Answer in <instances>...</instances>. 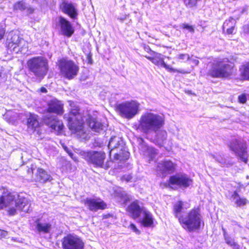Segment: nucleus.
<instances>
[{
    "mask_svg": "<svg viewBox=\"0 0 249 249\" xmlns=\"http://www.w3.org/2000/svg\"><path fill=\"white\" fill-rule=\"evenodd\" d=\"M34 180L36 182L45 183L51 180V176L43 169L38 168L37 170Z\"/></svg>",
    "mask_w": 249,
    "mask_h": 249,
    "instance_id": "nucleus-27",
    "label": "nucleus"
},
{
    "mask_svg": "<svg viewBox=\"0 0 249 249\" xmlns=\"http://www.w3.org/2000/svg\"><path fill=\"white\" fill-rule=\"evenodd\" d=\"M193 62L196 65H197L199 63V61L196 59H192Z\"/></svg>",
    "mask_w": 249,
    "mask_h": 249,
    "instance_id": "nucleus-50",
    "label": "nucleus"
},
{
    "mask_svg": "<svg viewBox=\"0 0 249 249\" xmlns=\"http://www.w3.org/2000/svg\"><path fill=\"white\" fill-rule=\"evenodd\" d=\"M143 217L141 220V224L145 227H151L153 224L152 214L146 210H143L142 213Z\"/></svg>",
    "mask_w": 249,
    "mask_h": 249,
    "instance_id": "nucleus-29",
    "label": "nucleus"
},
{
    "mask_svg": "<svg viewBox=\"0 0 249 249\" xmlns=\"http://www.w3.org/2000/svg\"><path fill=\"white\" fill-rule=\"evenodd\" d=\"M193 179L185 174H177L170 177L169 184L171 186H176L180 188H186L192 185Z\"/></svg>",
    "mask_w": 249,
    "mask_h": 249,
    "instance_id": "nucleus-12",
    "label": "nucleus"
},
{
    "mask_svg": "<svg viewBox=\"0 0 249 249\" xmlns=\"http://www.w3.org/2000/svg\"><path fill=\"white\" fill-rule=\"evenodd\" d=\"M64 149L66 151H67L68 152V153L69 154V156L75 161H77L78 160L77 159L73 156V154L68 151V148L66 147H64Z\"/></svg>",
    "mask_w": 249,
    "mask_h": 249,
    "instance_id": "nucleus-43",
    "label": "nucleus"
},
{
    "mask_svg": "<svg viewBox=\"0 0 249 249\" xmlns=\"http://www.w3.org/2000/svg\"><path fill=\"white\" fill-rule=\"evenodd\" d=\"M164 124V118L163 115L147 112L141 115L139 124L134 126L137 130L149 134L160 129Z\"/></svg>",
    "mask_w": 249,
    "mask_h": 249,
    "instance_id": "nucleus-2",
    "label": "nucleus"
},
{
    "mask_svg": "<svg viewBox=\"0 0 249 249\" xmlns=\"http://www.w3.org/2000/svg\"><path fill=\"white\" fill-rule=\"evenodd\" d=\"M60 8L63 13L72 18H74L77 15L75 5L73 3L64 1L60 4Z\"/></svg>",
    "mask_w": 249,
    "mask_h": 249,
    "instance_id": "nucleus-21",
    "label": "nucleus"
},
{
    "mask_svg": "<svg viewBox=\"0 0 249 249\" xmlns=\"http://www.w3.org/2000/svg\"><path fill=\"white\" fill-rule=\"evenodd\" d=\"M129 156V153L128 152H125V157L127 158Z\"/></svg>",
    "mask_w": 249,
    "mask_h": 249,
    "instance_id": "nucleus-53",
    "label": "nucleus"
},
{
    "mask_svg": "<svg viewBox=\"0 0 249 249\" xmlns=\"http://www.w3.org/2000/svg\"><path fill=\"white\" fill-rule=\"evenodd\" d=\"M40 91L42 93H46L47 92V90L46 89V88H44V87H42L41 89H40Z\"/></svg>",
    "mask_w": 249,
    "mask_h": 249,
    "instance_id": "nucleus-49",
    "label": "nucleus"
},
{
    "mask_svg": "<svg viewBox=\"0 0 249 249\" xmlns=\"http://www.w3.org/2000/svg\"><path fill=\"white\" fill-rule=\"evenodd\" d=\"M59 22L61 35L67 37H71L74 33V29L71 23L65 18L60 17Z\"/></svg>",
    "mask_w": 249,
    "mask_h": 249,
    "instance_id": "nucleus-18",
    "label": "nucleus"
},
{
    "mask_svg": "<svg viewBox=\"0 0 249 249\" xmlns=\"http://www.w3.org/2000/svg\"><path fill=\"white\" fill-rule=\"evenodd\" d=\"M27 7L26 4L23 1H20L16 3L14 6V10L22 11Z\"/></svg>",
    "mask_w": 249,
    "mask_h": 249,
    "instance_id": "nucleus-35",
    "label": "nucleus"
},
{
    "mask_svg": "<svg viewBox=\"0 0 249 249\" xmlns=\"http://www.w3.org/2000/svg\"><path fill=\"white\" fill-rule=\"evenodd\" d=\"M129 228L131 229L134 232L139 234L140 233V231L139 230L137 229L136 226L133 224H131L129 226Z\"/></svg>",
    "mask_w": 249,
    "mask_h": 249,
    "instance_id": "nucleus-41",
    "label": "nucleus"
},
{
    "mask_svg": "<svg viewBox=\"0 0 249 249\" xmlns=\"http://www.w3.org/2000/svg\"><path fill=\"white\" fill-rule=\"evenodd\" d=\"M240 70L244 79L249 80V63L243 65Z\"/></svg>",
    "mask_w": 249,
    "mask_h": 249,
    "instance_id": "nucleus-33",
    "label": "nucleus"
},
{
    "mask_svg": "<svg viewBox=\"0 0 249 249\" xmlns=\"http://www.w3.org/2000/svg\"><path fill=\"white\" fill-rule=\"evenodd\" d=\"M238 101L241 103H245L247 101L246 96L245 94H242L238 96Z\"/></svg>",
    "mask_w": 249,
    "mask_h": 249,
    "instance_id": "nucleus-39",
    "label": "nucleus"
},
{
    "mask_svg": "<svg viewBox=\"0 0 249 249\" xmlns=\"http://www.w3.org/2000/svg\"><path fill=\"white\" fill-rule=\"evenodd\" d=\"M116 109L121 116L129 120L139 113L140 104L134 100L126 101L117 105Z\"/></svg>",
    "mask_w": 249,
    "mask_h": 249,
    "instance_id": "nucleus-7",
    "label": "nucleus"
},
{
    "mask_svg": "<svg viewBox=\"0 0 249 249\" xmlns=\"http://www.w3.org/2000/svg\"><path fill=\"white\" fill-rule=\"evenodd\" d=\"M227 58L219 59L214 61L209 74L215 77H226L231 73L232 66L228 63Z\"/></svg>",
    "mask_w": 249,
    "mask_h": 249,
    "instance_id": "nucleus-6",
    "label": "nucleus"
},
{
    "mask_svg": "<svg viewBox=\"0 0 249 249\" xmlns=\"http://www.w3.org/2000/svg\"><path fill=\"white\" fill-rule=\"evenodd\" d=\"M31 201L18 196L16 198L7 189H0V209H5L9 215H14L18 212L29 213L32 211Z\"/></svg>",
    "mask_w": 249,
    "mask_h": 249,
    "instance_id": "nucleus-1",
    "label": "nucleus"
},
{
    "mask_svg": "<svg viewBox=\"0 0 249 249\" xmlns=\"http://www.w3.org/2000/svg\"><path fill=\"white\" fill-rule=\"evenodd\" d=\"M132 179V176L130 175H125L122 178V180H125L128 182Z\"/></svg>",
    "mask_w": 249,
    "mask_h": 249,
    "instance_id": "nucleus-42",
    "label": "nucleus"
},
{
    "mask_svg": "<svg viewBox=\"0 0 249 249\" xmlns=\"http://www.w3.org/2000/svg\"><path fill=\"white\" fill-rule=\"evenodd\" d=\"M44 123L57 134H60L63 130L64 127L63 123L59 120L56 116L51 114L46 115L44 117Z\"/></svg>",
    "mask_w": 249,
    "mask_h": 249,
    "instance_id": "nucleus-15",
    "label": "nucleus"
},
{
    "mask_svg": "<svg viewBox=\"0 0 249 249\" xmlns=\"http://www.w3.org/2000/svg\"><path fill=\"white\" fill-rule=\"evenodd\" d=\"M144 210L145 209L140 206L138 201H135L131 203L127 209V212L133 218L139 217L141 213H142L143 210Z\"/></svg>",
    "mask_w": 249,
    "mask_h": 249,
    "instance_id": "nucleus-25",
    "label": "nucleus"
},
{
    "mask_svg": "<svg viewBox=\"0 0 249 249\" xmlns=\"http://www.w3.org/2000/svg\"><path fill=\"white\" fill-rule=\"evenodd\" d=\"M10 39H8L7 47L11 51L16 53L20 52L25 54L28 51V43L18 35L11 32L9 35Z\"/></svg>",
    "mask_w": 249,
    "mask_h": 249,
    "instance_id": "nucleus-9",
    "label": "nucleus"
},
{
    "mask_svg": "<svg viewBox=\"0 0 249 249\" xmlns=\"http://www.w3.org/2000/svg\"><path fill=\"white\" fill-rule=\"evenodd\" d=\"M79 154L88 162L99 167L103 165L106 156L105 153L102 151H81Z\"/></svg>",
    "mask_w": 249,
    "mask_h": 249,
    "instance_id": "nucleus-10",
    "label": "nucleus"
},
{
    "mask_svg": "<svg viewBox=\"0 0 249 249\" xmlns=\"http://www.w3.org/2000/svg\"><path fill=\"white\" fill-rule=\"evenodd\" d=\"M5 34V31L3 28H0V40L1 39Z\"/></svg>",
    "mask_w": 249,
    "mask_h": 249,
    "instance_id": "nucleus-47",
    "label": "nucleus"
},
{
    "mask_svg": "<svg viewBox=\"0 0 249 249\" xmlns=\"http://www.w3.org/2000/svg\"><path fill=\"white\" fill-rule=\"evenodd\" d=\"M123 140L121 138L116 136L112 137L108 145V149H110V155L116 148H120L122 150L123 147Z\"/></svg>",
    "mask_w": 249,
    "mask_h": 249,
    "instance_id": "nucleus-26",
    "label": "nucleus"
},
{
    "mask_svg": "<svg viewBox=\"0 0 249 249\" xmlns=\"http://www.w3.org/2000/svg\"><path fill=\"white\" fill-rule=\"evenodd\" d=\"M179 222L184 230L192 232L200 229L203 222L202 216L199 209L194 208L179 217Z\"/></svg>",
    "mask_w": 249,
    "mask_h": 249,
    "instance_id": "nucleus-3",
    "label": "nucleus"
},
{
    "mask_svg": "<svg viewBox=\"0 0 249 249\" xmlns=\"http://www.w3.org/2000/svg\"><path fill=\"white\" fill-rule=\"evenodd\" d=\"M114 158L116 160H121V153H115Z\"/></svg>",
    "mask_w": 249,
    "mask_h": 249,
    "instance_id": "nucleus-48",
    "label": "nucleus"
},
{
    "mask_svg": "<svg viewBox=\"0 0 249 249\" xmlns=\"http://www.w3.org/2000/svg\"><path fill=\"white\" fill-rule=\"evenodd\" d=\"M116 196H118L120 197V201L124 200V199L123 198L124 197V193L122 192H116Z\"/></svg>",
    "mask_w": 249,
    "mask_h": 249,
    "instance_id": "nucleus-46",
    "label": "nucleus"
},
{
    "mask_svg": "<svg viewBox=\"0 0 249 249\" xmlns=\"http://www.w3.org/2000/svg\"><path fill=\"white\" fill-rule=\"evenodd\" d=\"M86 123L90 127L92 130L96 132H99L106 127V125L102 124L100 122L97 121L96 119L88 116L86 118Z\"/></svg>",
    "mask_w": 249,
    "mask_h": 249,
    "instance_id": "nucleus-24",
    "label": "nucleus"
},
{
    "mask_svg": "<svg viewBox=\"0 0 249 249\" xmlns=\"http://www.w3.org/2000/svg\"><path fill=\"white\" fill-rule=\"evenodd\" d=\"M29 70L38 79H42L48 70L47 60L42 56L34 57L27 62Z\"/></svg>",
    "mask_w": 249,
    "mask_h": 249,
    "instance_id": "nucleus-5",
    "label": "nucleus"
},
{
    "mask_svg": "<svg viewBox=\"0 0 249 249\" xmlns=\"http://www.w3.org/2000/svg\"><path fill=\"white\" fill-rule=\"evenodd\" d=\"M224 231V236L226 242L230 246H233L234 245V242L233 240L229 237L227 234H226L224 230L223 229Z\"/></svg>",
    "mask_w": 249,
    "mask_h": 249,
    "instance_id": "nucleus-37",
    "label": "nucleus"
},
{
    "mask_svg": "<svg viewBox=\"0 0 249 249\" xmlns=\"http://www.w3.org/2000/svg\"><path fill=\"white\" fill-rule=\"evenodd\" d=\"M145 50L146 52H147L148 53H149L150 55H151V52H150V50H151L149 47H145Z\"/></svg>",
    "mask_w": 249,
    "mask_h": 249,
    "instance_id": "nucleus-51",
    "label": "nucleus"
},
{
    "mask_svg": "<svg viewBox=\"0 0 249 249\" xmlns=\"http://www.w3.org/2000/svg\"><path fill=\"white\" fill-rule=\"evenodd\" d=\"M17 118V114L16 113H15L13 114V117H12L11 118L9 119L8 121L9 123H14L16 121Z\"/></svg>",
    "mask_w": 249,
    "mask_h": 249,
    "instance_id": "nucleus-45",
    "label": "nucleus"
},
{
    "mask_svg": "<svg viewBox=\"0 0 249 249\" xmlns=\"http://www.w3.org/2000/svg\"><path fill=\"white\" fill-rule=\"evenodd\" d=\"M231 149L244 162L247 161V146L242 139L234 140L231 143Z\"/></svg>",
    "mask_w": 249,
    "mask_h": 249,
    "instance_id": "nucleus-14",
    "label": "nucleus"
},
{
    "mask_svg": "<svg viewBox=\"0 0 249 249\" xmlns=\"http://www.w3.org/2000/svg\"><path fill=\"white\" fill-rule=\"evenodd\" d=\"M236 20L233 18L230 17L224 22L222 28L224 32L228 35L232 34L235 30Z\"/></svg>",
    "mask_w": 249,
    "mask_h": 249,
    "instance_id": "nucleus-28",
    "label": "nucleus"
},
{
    "mask_svg": "<svg viewBox=\"0 0 249 249\" xmlns=\"http://www.w3.org/2000/svg\"><path fill=\"white\" fill-rule=\"evenodd\" d=\"M231 199L238 207L244 206L248 202V200L246 198L240 197L236 191L233 192L231 196Z\"/></svg>",
    "mask_w": 249,
    "mask_h": 249,
    "instance_id": "nucleus-31",
    "label": "nucleus"
},
{
    "mask_svg": "<svg viewBox=\"0 0 249 249\" xmlns=\"http://www.w3.org/2000/svg\"><path fill=\"white\" fill-rule=\"evenodd\" d=\"M37 116L34 114H30L29 117L27 121V126L28 128L34 130L39 125L37 120Z\"/></svg>",
    "mask_w": 249,
    "mask_h": 249,
    "instance_id": "nucleus-32",
    "label": "nucleus"
},
{
    "mask_svg": "<svg viewBox=\"0 0 249 249\" xmlns=\"http://www.w3.org/2000/svg\"><path fill=\"white\" fill-rule=\"evenodd\" d=\"M84 246L82 240L76 235L68 234L63 239V249H83Z\"/></svg>",
    "mask_w": 249,
    "mask_h": 249,
    "instance_id": "nucleus-13",
    "label": "nucleus"
},
{
    "mask_svg": "<svg viewBox=\"0 0 249 249\" xmlns=\"http://www.w3.org/2000/svg\"><path fill=\"white\" fill-rule=\"evenodd\" d=\"M177 58L182 61H186L191 59L189 55L187 53H180L178 54Z\"/></svg>",
    "mask_w": 249,
    "mask_h": 249,
    "instance_id": "nucleus-36",
    "label": "nucleus"
},
{
    "mask_svg": "<svg viewBox=\"0 0 249 249\" xmlns=\"http://www.w3.org/2000/svg\"><path fill=\"white\" fill-rule=\"evenodd\" d=\"M70 105L71 110L69 113L64 115V119L67 120L69 128L72 132L80 136L84 133L83 124L85 117L83 118L79 112L78 107L72 106L71 104Z\"/></svg>",
    "mask_w": 249,
    "mask_h": 249,
    "instance_id": "nucleus-4",
    "label": "nucleus"
},
{
    "mask_svg": "<svg viewBox=\"0 0 249 249\" xmlns=\"http://www.w3.org/2000/svg\"><path fill=\"white\" fill-rule=\"evenodd\" d=\"M139 148L141 153L149 161L153 160L158 154L157 150L154 148L148 146L144 142L141 144Z\"/></svg>",
    "mask_w": 249,
    "mask_h": 249,
    "instance_id": "nucleus-19",
    "label": "nucleus"
},
{
    "mask_svg": "<svg viewBox=\"0 0 249 249\" xmlns=\"http://www.w3.org/2000/svg\"><path fill=\"white\" fill-rule=\"evenodd\" d=\"M86 205L92 211H97L98 210H103L106 208V203L99 198H87L85 201Z\"/></svg>",
    "mask_w": 249,
    "mask_h": 249,
    "instance_id": "nucleus-17",
    "label": "nucleus"
},
{
    "mask_svg": "<svg viewBox=\"0 0 249 249\" xmlns=\"http://www.w3.org/2000/svg\"><path fill=\"white\" fill-rule=\"evenodd\" d=\"M36 228L39 232L48 233L51 228V224L48 222L37 220L36 222Z\"/></svg>",
    "mask_w": 249,
    "mask_h": 249,
    "instance_id": "nucleus-30",
    "label": "nucleus"
},
{
    "mask_svg": "<svg viewBox=\"0 0 249 249\" xmlns=\"http://www.w3.org/2000/svg\"><path fill=\"white\" fill-rule=\"evenodd\" d=\"M176 169V164L170 160H164L158 163L157 171L161 173L162 176L166 174L174 172Z\"/></svg>",
    "mask_w": 249,
    "mask_h": 249,
    "instance_id": "nucleus-16",
    "label": "nucleus"
},
{
    "mask_svg": "<svg viewBox=\"0 0 249 249\" xmlns=\"http://www.w3.org/2000/svg\"><path fill=\"white\" fill-rule=\"evenodd\" d=\"M48 111L61 115L63 113V104L55 99L52 100L48 103Z\"/></svg>",
    "mask_w": 249,
    "mask_h": 249,
    "instance_id": "nucleus-22",
    "label": "nucleus"
},
{
    "mask_svg": "<svg viewBox=\"0 0 249 249\" xmlns=\"http://www.w3.org/2000/svg\"><path fill=\"white\" fill-rule=\"evenodd\" d=\"M213 157L215 160L220 163L222 166H228L229 165L231 164L229 161L227 162L226 160L220 155L217 154L213 156Z\"/></svg>",
    "mask_w": 249,
    "mask_h": 249,
    "instance_id": "nucleus-34",
    "label": "nucleus"
},
{
    "mask_svg": "<svg viewBox=\"0 0 249 249\" xmlns=\"http://www.w3.org/2000/svg\"><path fill=\"white\" fill-rule=\"evenodd\" d=\"M7 232L0 229V238L5 237L7 235Z\"/></svg>",
    "mask_w": 249,
    "mask_h": 249,
    "instance_id": "nucleus-44",
    "label": "nucleus"
},
{
    "mask_svg": "<svg viewBox=\"0 0 249 249\" xmlns=\"http://www.w3.org/2000/svg\"><path fill=\"white\" fill-rule=\"evenodd\" d=\"M58 66L61 75L69 80L74 78L77 75L79 69L73 61L66 59H61Z\"/></svg>",
    "mask_w": 249,
    "mask_h": 249,
    "instance_id": "nucleus-8",
    "label": "nucleus"
},
{
    "mask_svg": "<svg viewBox=\"0 0 249 249\" xmlns=\"http://www.w3.org/2000/svg\"><path fill=\"white\" fill-rule=\"evenodd\" d=\"M11 113V111H8V112H7L6 113V116H6V117H7L8 116H10Z\"/></svg>",
    "mask_w": 249,
    "mask_h": 249,
    "instance_id": "nucleus-52",
    "label": "nucleus"
},
{
    "mask_svg": "<svg viewBox=\"0 0 249 249\" xmlns=\"http://www.w3.org/2000/svg\"><path fill=\"white\" fill-rule=\"evenodd\" d=\"M197 0H185V2L190 7L195 5Z\"/></svg>",
    "mask_w": 249,
    "mask_h": 249,
    "instance_id": "nucleus-40",
    "label": "nucleus"
},
{
    "mask_svg": "<svg viewBox=\"0 0 249 249\" xmlns=\"http://www.w3.org/2000/svg\"><path fill=\"white\" fill-rule=\"evenodd\" d=\"M150 52L152 56H148L146 55L144 56L155 65L163 67L169 72H177L183 74L190 73V71L184 70H177L172 68L169 65L165 63L162 55L161 54L157 53L152 50H150Z\"/></svg>",
    "mask_w": 249,
    "mask_h": 249,
    "instance_id": "nucleus-11",
    "label": "nucleus"
},
{
    "mask_svg": "<svg viewBox=\"0 0 249 249\" xmlns=\"http://www.w3.org/2000/svg\"><path fill=\"white\" fill-rule=\"evenodd\" d=\"M153 132L155 133V136L153 140V142L160 147L164 146L167 148V147L165 146L167 138V132L160 129Z\"/></svg>",
    "mask_w": 249,
    "mask_h": 249,
    "instance_id": "nucleus-20",
    "label": "nucleus"
},
{
    "mask_svg": "<svg viewBox=\"0 0 249 249\" xmlns=\"http://www.w3.org/2000/svg\"><path fill=\"white\" fill-rule=\"evenodd\" d=\"M190 207V204L186 202L181 201L177 202L173 207V212L175 216L178 218L179 220V218L182 217V215H181V213Z\"/></svg>",
    "mask_w": 249,
    "mask_h": 249,
    "instance_id": "nucleus-23",
    "label": "nucleus"
},
{
    "mask_svg": "<svg viewBox=\"0 0 249 249\" xmlns=\"http://www.w3.org/2000/svg\"><path fill=\"white\" fill-rule=\"evenodd\" d=\"M180 27L183 29L187 30L188 32L190 33H194V28L193 26L189 25V24L183 23L180 25Z\"/></svg>",
    "mask_w": 249,
    "mask_h": 249,
    "instance_id": "nucleus-38",
    "label": "nucleus"
}]
</instances>
